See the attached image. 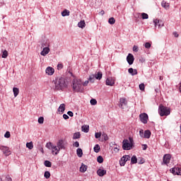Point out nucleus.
<instances>
[{"mask_svg":"<svg viewBox=\"0 0 181 181\" xmlns=\"http://www.w3.org/2000/svg\"><path fill=\"white\" fill-rule=\"evenodd\" d=\"M0 181H4V180H2V177H0Z\"/></svg>","mask_w":181,"mask_h":181,"instance_id":"nucleus-63","label":"nucleus"},{"mask_svg":"<svg viewBox=\"0 0 181 181\" xmlns=\"http://www.w3.org/2000/svg\"><path fill=\"white\" fill-rule=\"evenodd\" d=\"M103 78V72L98 71L95 72V74H92L89 76L88 81H90V83H94L95 80H101Z\"/></svg>","mask_w":181,"mask_h":181,"instance_id":"nucleus-5","label":"nucleus"},{"mask_svg":"<svg viewBox=\"0 0 181 181\" xmlns=\"http://www.w3.org/2000/svg\"><path fill=\"white\" fill-rule=\"evenodd\" d=\"M141 18L142 19H148L149 18V16L146 13H142Z\"/></svg>","mask_w":181,"mask_h":181,"instance_id":"nucleus-36","label":"nucleus"},{"mask_svg":"<svg viewBox=\"0 0 181 181\" xmlns=\"http://www.w3.org/2000/svg\"><path fill=\"white\" fill-rule=\"evenodd\" d=\"M139 135L141 138H144V136H145V133L144 132V131L142 129H141L139 131Z\"/></svg>","mask_w":181,"mask_h":181,"instance_id":"nucleus-43","label":"nucleus"},{"mask_svg":"<svg viewBox=\"0 0 181 181\" xmlns=\"http://www.w3.org/2000/svg\"><path fill=\"white\" fill-rule=\"evenodd\" d=\"M160 80H163V76H160Z\"/></svg>","mask_w":181,"mask_h":181,"instance_id":"nucleus-61","label":"nucleus"},{"mask_svg":"<svg viewBox=\"0 0 181 181\" xmlns=\"http://www.w3.org/2000/svg\"><path fill=\"white\" fill-rule=\"evenodd\" d=\"M43 122H45V118H43V117H40L38 119V123H39V124H43Z\"/></svg>","mask_w":181,"mask_h":181,"instance_id":"nucleus-41","label":"nucleus"},{"mask_svg":"<svg viewBox=\"0 0 181 181\" xmlns=\"http://www.w3.org/2000/svg\"><path fill=\"white\" fill-rule=\"evenodd\" d=\"M41 152H43V150H41Z\"/></svg>","mask_w":181,"mask_h":181,"instance_id":"nucleus-64","label":"nucleus"},{"mask_svg":"<svg viewBox=\"0 0 181 181\" xmlns=\"http://www.w3.org/2000/svg\"><path fill=\"white\" fill-rule=\"evenodd\" d=\"M144 46H145L146 49H149L151 47V43L146 42Z\"/></svg>","mask_w":181,"mask_h":181,"instance_id":"nucleus-47","label":"nucleus"},{"mask_svg":"<svg viewBox=\"0 0 181 181\" xmlns=\"http://www.w3.org/2000/svg\"><path fill=\"white\" fill-rule=\"evenodd\" d=\"M73 89L74 91H83V83L81 80L74 79Z\"/></svg>","mask_w":181,"mask_h":181,"instance_id":"nucleus-3","label":"nucleus"},{"mask_svg":"<svg viewBox=\"0 0 181 181\" xmlns=\"http://www.w3.org/2000/svg\"><path fill=\"white\" fill-rule=\"evenodd\" d=\"M140 121L143 122V124H148V114L146 113H141L139 115Z\"/></svg>","mask_w":181,"mask_h":181,"instance_id":"nucleus-10","label":"nucleus"},{"mask_svg":"<svg viewBox=\"0 0 181 181\" xmlns=\"http://www.w3.org/2000/svg\"><path fill=\"white\" fill-rule=\"evenodd\" d=\"M57 69L58 70L63 69V65L62 64H58Z\"/></svg>","mask_w":181,"mask_h":181,"instance_id":"nucleus-52","label":"nucleus"},{"mask_svg":"<svg viewBox=\"0 0 181 181\" xmlns=\"http://www.w3.org/2000/svg\"><path fill=\"white\" fill-rule=\"evenodd\" d=\"M179 90H180V93H181V83H180V88H179Z\"/></svg>","mask_w":181,"mask_h":181,"instance_id":"nucleus-60","label":"nucleus"},{"mask_svg":"<svg viewBox=\"0 0 181 181\" xmlns=\"http://www.w3.org/2000/svg\"><path fill=\"white\" fill-rule=\"evenodd\" d=\"M174 36L175 37H179V34H177V33H174Z\"/></svg>","mask_w":181,"mask_h":181,"instance_id":"nucleus-59","label":"nucleus"},{"mask_svg":"<svg viewBox=\"0 0 181 181\" xmlns=\"http://www.w3.org/2000/svg\"><path fill=\"white\" fill-rule=\"evenodd\" d=\"M153 23L155 25V28H156V26H158V29H160V28H163V26L165 25V23H163V21L159 19L153 20Z\"/></svg>","mask_w":181,"mask_h":181,"instance_id":"nucleus-12","label":"nucleus"},{"mask_svg":"<svg viewBox=\"0 0 181 181\" xmlns=\"http://www.w3.org/2000/svg\"><path fill=\"white\" fill-rule=\"evenodd\" d=\"M142 149H143V151H146V149H148V145L143 144L142 145Z\"/></svg>","mask_w":181,"mask_h":181,"instance_id":"nucleus-50","label":"nucleus"},{"mask_svg":"<svg viewBox=\"0 0 181 181\" xmlns=\"http://www.w3.org/2000/svg\"><path fill=\"white\" fill-rule=\"evenodd\" d=\"M170 159H172L170 154L164 155L162 165H169V163H170Z\"/></svg>","mask_w":181,"mask_h":181,"instance_id":"nucleus-9","label":"nucleus"},{"mask_svg":"<svg viewBox=\"0 0 181 181\" xmlns=\"http://www.w3.org/2000/svg\"><path fill=\"white\" fill-rule=\"evenodd\" d=\"M62 16H70V11L65 9L62 12Z\"/></svg>","mask_w":181,"mask_h":181,"instance_id":"nucleus-26","label":"nucleus"},{"mask_svg":"<svg viewBox=\"0 0 181 181\" xmlns=\"http://www.w3.org/2000/svg\"><path fill=\"white\" fill-rule=\"evenodd\" d=\"M158 114L160 117H168V115H170V108L163 105H160L158 107Z\"/></svg>","mask_w":181,"mask_h":181,"instance_id":"nucleus-2","label":"nucleus"},{"mask_svg":"<svg viewBox=\"0 0 181 181\" xmlns=\"http://www.w3.org/2000/svg\"><path fill=\"white\" fill-rule=\"evenodd\" d=\"M64 110H66V105L61 104L60 106L59 107L58 111H59L62 113L64 112Z\"/></svg>","mask_w":181,"mask_h":181,"instance_id":"nucleus-21","label":"nucleus"},{"mask_svg":"<svg viewBox=\"0 0 181 181\" xmlns=\"http://www.w3.org/2000/svg\"><path fill=\"white\" fill-rule=\"evenodd\" d=\"M95 137L96 139H98V138H101V133H95Z\"/></svg>","mask_w":181,"mask_h":181,"instance_id":"nucleus-48","label":"nucleus"},{"mask_svg":"<svg viewBox=\"0 0 181 181\" xmlns=\"http://www.w3.org/2000/svg\"><path fill=\"white\" fill-rule=\"evenodd\" d=\"M128 71H129V74H132V76H136V74H138V71L136 69H134L132 68L129 69Z\"/></svg>","mask_w":181,"mask_h":181,"instance_id":"nucleus-20","label":"nucleus"},{"mask_svg":"<svg viewBox=\"0 0 181 181\" xmlns=\"http://www.w3.org/2000/svg\"><path fill=\"white\" fill-rule=\"evenodd\" d=\"M173 175H177L181 176V169L179 168H174L170 170Z\"/></svg>","mask_w":181,"mask_h":181,"instance_id":"nucleus-14","label":"nucleus"},{"mask_svg":"<svg viewBox=\"0 0 181 181\" xmlns=\"http://www.w3.org/2000/svg\"><path fill=\"white\" fill-rule=\"evenodd\" d=\"M131 159V156H124L121 158V160H119L120 166H125V163L128 162Z\"/></svg>","mask_w":181,"mask_h":181,"instance_id":"nucleus-11","label":"nucleus"},{"mask_svg":"<svg viewBox=\"0 0 181 181\" xmlns=\"http://www.w3.org/2000/svg\"><path fill=\"white\" fill-rule=\"evenodd\" d=\"M78 28H81V29H84V28H86V21H81L78 23Z\"/></svg>","mask_w":181,"mask_h":181,"instance_id":"nucleus-23","label":"nucleus"},{"mask_svg":"<svg viewBox=\"0 0 181 181\" xmlns=\"http://www.w3.org/2000/svg\"><path fill=\"white\" fill-rule=\"evenodd\" d=\"M73 145L75 148H78V146H80V143H78V141H76Z\"/></svg>","mask_w":181,"mask_h":181,"instance_id":"nucleus-49","label":"nucleus"},{"mask_svg":"<svg viewBox=\"0 0 181 181\" xmlns=\"http://www.w3.org/2000/svg\"><path fill=\"white\" fill-rule=\"evenodd\" d=\"M5 138H11V132H6L4 134Z\"/></svg>","mask_w":181,"mask_h":181,"instance_id":"nucleus-44","label":"nucleus"},{"mask_svg":"<svg viewBox=\"0 0 181 181\" xmlns=\"http://www.w3.org/2000/svg\"><path fill=\"white\" fill-rule=\"evenodd\" d=\"M114 151L115 152H118L119 151V147H115Z\"/></svg>","mask_w":181,"mask_h":181,"instance_id":"nucleus-57","label":"nucleus"},{"mask_svg":"<svg viewBox=\"0 0 181 181\" xmlns=\"http://www.w3.org/2000/svg\"><path fill=\"white\" fill-rule=\"evenodd\" d=\"M97 175H98V176H100V177H103V176L107 175V170H103V169H101V168H99V169L97 170Z\"/></svg>","mask_w":181,"mask_h":181,"instance_id":"nucleus-19","label":"nucleus"},{"mask_svg":"<svg viewBox=\"0 0 181 181\" xmlns=\"http://www.w3.org/2000/svg\"><path fill=\"white\" fill-rule=\"evenodd\" d=\"M93 149H94V152H95L96 153H98V152H100L101 148L100 147V145L96 144V145L94 146Z\"/></svg>","mask_w":181,"mask_h":181,"instance_id":"nucleus-30","label":"nucleus"},{"mask_svg":"<svg viewBox=\"0 0 181 181\" xmlns=\"http://www.w3.org/2000/svg\"><path fill=\"white\" fill-rule=\"evenodd\" d=\"M144 138H146L147 139H149L151 138V131L146 130L144 132Z\"/></svg>","mask_w":181,"mask_h":181,"instance_id":"nucleus-25","label":"nucleus"},{"mask_svg":"<svg viewBox=\"0 0 181 181\" xmlns=\"http://www.w3.org/2000/svg\"><path fill=\"white\" fill-rule=\"evenodd\" d=\"M101 14H102V15H104V11H101Z\"/></svg>","mask_w":181,"mask_h":181,"instance_id":"nucleus-62","label":"nucleus"},{"mask_svg":"<svg viewBox=\"0 0 181 181\" xmlns=\"http://www.w3.org/2000/svg\"><path fill=\"white\" fill-rule=\"evenodd\" d=\"M0 151H1L5 156H9L12 153L9 147L0 145Z\"/></svg>","mask_w":181,"mask_h":181,"instance_id":"nucleus-8","label":"nucleus"},{"mask_svg":"<svg viewBox=\"0 0 181 181\" xmlns=\"http://www.w3.org/2000/svg\"><path fill=\"white\" fill-rule=\"evenodd\" d=\"M129 139L130 141V143L128 140L123 141L122 148H123L124 151H129L131 149V148H132L134 140L131 137H129Z\"/></svg>","mask_w":181,"mask_h":181,"instance_id":"nucleus-6","label":"nucleus"},{"mask_svg":"<svg viewBox=\"0 0 181 181\" xmlns=\"http://www.w3.org/2000/svg\"><path fill=\"white\" fill-rule=\"evenodd\" d=\"M76 153L78 158H81V156H83V149L77 148Z\"/></svg>","mask_w":181,"mask_h":181,"instance_id":"nucleus-28","label":"nucleus"},{"mask_svg":"<svg viewBox=\"0 0 181 181\" xmlns=\"http://www.w3.org/2000/svg\"><path fill=\"white\" fill-rule=\"evenodd\" d=\"M44 165L46 166V168H52V162L49 160H45Z\"/></svg>","mask_w":181,"mask_h":181,"instance_id":"nucleus-32","label":"nucleus"},{"mask_svg":"<svg viewBox=\"0 0 181 181\" xmlns=\"http://www.w3.org/2000/svg\"><path fill=\"white\" fill-rule=\"evenodd\" d=\"M1 57H2L3 59H6V58L8 57V51L4 50V51L3 52V54H2V55H1Z\"/></svg>","mask_w":181,"mask_h":181,"instance_id":"nucleus-35","label":"nucleus"},{"mask_svg":"<svg viewBox=\"0 0 181 181\" xmlns=\"http://www.w3.org/2000/svg\"><path fill=\"white\" fill-rule=\"evenodd\" d=\"M97 160L98 163H103V162H104V158H103V156H99L97 158Z\"/></svg>","mask_w":181,"mask_h":181,"instance_id":"nucleus-38","label":"nucleus"},{"mask_svg":"<svg viewBox=\"0 0 181 181\" xmlns=\"http://www.w3.org/2000/svg\"><path fill=\"white\" fill-rule=\"evenodd\" d=\"M138 162V158L135 156H133L131 158V163L134 165Z\"/></svg>","mask_w":181,"mask_h":181,"instance_id":"nucleus-31","label":"nucleus"},{"mask_svg":"<svg viewBox=\"0 0 181 181\" xmlns=\"http://www.w3.org/2000/svg\"><path fill=\"white\" fill-rule=\"evenodd\" d=\"M108 22L110 25H114V23H115V18H114V17H112L109 18Z\"/></svg>","mask_w":181,"mask_h":181,"instance_id":"nucleus-37","label":"nucleus"},{"mask_svg":"<svg viewBox=\"0 0 181 181\" xmlns=\"http://www.w3.org/2000/svg\"><path fill=\"white\" fill-rule=\"evenodd\" d=\"M134 60L135 59L134 58V55L132 54H129L127 57V61L130 66L131 64H134Z\"/></svg>","mask_w":181,"mask_h":181,"instance_id":"nucleus-13","label":"nucleus"},{"mask_svg":"<svg viewBox=\"0 0 181 181\" xmlns=\"http://www.w3.org/2000/svg\"><path fill=\"white\" fill-rule=\"evenodd\" d=\"M41 47H49V45L46 44V43H42V45H41Z\"/></svg>","mask_w":181,"mask_h":181,"instance_id":"nucleus-53","label":"nucleus"},{"mask_svg":"<svg viewBox=\"0 0 181 181\" xmlns=\"http://www.w3.org/2000/svg\"><path fill=\"white\" fill-rule=\"evenodd\" d=\"M103 138H104L105 141H108V136L107 135V134L103 133V134L102 135Z\"/></svg>","mask_w":181,"mask_h":181,"instance_id":"nucleus-46","label":"nucleus"},{"mask_svg":"<svg viewBox=\"0 0 181 181\" xmlns=\"http://www.w3.org/2000/svg\"><path fill=\"white\" fill-rule=\"evenodd\" d=\"M50 52V48L49 47H45L42 49V52H40L41 56H46L47 54H49Z\"/></svg>","mask_w":181,"mask_h":181,"instance_id":"nucleus-16","label":"nucleus"},{"mask_svg":"<svg viewBox=\"0 0 181 181\" xmlns=\"http://www.w3.org/2000/svg\"><path fill=\"white\" fill-rule=\"evenodd\" d=\"M139 165H142V163H145V160L144 158H141V160L139 162Z\"/></svg>","mask_w":181,"mask_h":181,"instance_id":"nucleus-54","label":"nucleus"},{"mask_svg":"<svg viewBox=\"0 0 181 181\" xmlns=\"http://www.w3.org/2000/svg\"><path fill=\"white\" fill-rule=\"evenodd\" d=\"M139 88H140V90H141V91H144V90H145V84L141 83V84L139 85Z\"/></svg>","mask_w":181,"mask_h":181,"instance_id":"nucleus-42","label":"nucleus"},{"mask_svg":"<svg viewBox=\"0 0 181 181\" xmlns=\"http://www.w3.org/2000/svg\"><path fill=\"white\" fill-rule=\"evenodd\" d=\"M13 94H14V97H18V95H19V88H13Z\"/></svg>","mask_w":181,"mask_h":181,"instance_id":"nucleus-27","label":"nucleus"},{"mask_svg":"<svg viewBox=\"0 0 181 181\" xmlns=\"http://www.w3.org/2000/svg\"><path fill=\"white\" fill-rule=\"evenodd\" d=\"M119 107L122 110H125L128 107V101H127V98H121L119 99Z\"/></svg>","mask_w":181,"mask_h":181,"instance_id":"nucleus-7","label":"nucleus"},{"mask_svg":"<svg viewBox=\"0 0 181 181\" xmlns=\"http://www.w3.org/2000/svg\"><path fill=\"white\" fill-rule=\"evenodd\" d=\"M88 81H86L84 83H83V86H88Z\"/></svg>","mask_w":181,"mask_h":181,"instance_id":"nucleus-58","label":"nucleus"},{"mask_svg":"<svg viewBox=\"0 0 181 181\" xmlns=\"http://www.w3.org/2000/svg\"><path fill=\"white\" fill-rule=\"evenodd\" d=\"M54 90H64L67 88V83H66V79L63 77H58L52 81Z\"/></svg>","mask_w":181,"mask_h":181,"instance_id":"nucleus-1","label":"nucleus"},{"mask_svg":"<svg viewBox=\"0 0 181 181\" xmlns=\"http://www.w3.org/2000/svg\"><path fill=\"white\" fill-rule=\"evenodd\" d=\"M57 146L59 150L66 149V147L64 146V141L63 140H59L57 143Z\"/></svg>","mask_w":181,"mask_h":181,"instance_id":"nucleus-17","label":"nucleus"},{"mask_svg":"<svg viewBox=\"0 0 181 181\" xmlns=\"http://www.w3.org/2000/svg\"><path fill=\"white\" fill-rule=\"evenodd\" d=\"M81 128L83 132H88L90 129V127L88 125H83Z\"/></svg>","mask_w":181,"mask_h":181,"instance_id":"nucleus-29","label":"nucleus"},{"mask_svg":"<svg viewBox=\"0 0 181 181\" xmlns=\"http://www.w3.org/2000/svg\"><path fill=\"white\" fill-rule=\"evenodd\" d=\"M115 84V80L112 79V78H107L106 79V86H110V87H112Z\"/></svg>","mask_w":181,"mask_h":181,"instance_id":"nucleus-18","label":"nucleus"},{"mask_svg":"<svg viewBox=\"0 0 181 181\" xmlns=\"http://www.w3.org/2000/svg\"><path fill=\"white\" fill-rule=\"evenodd\" d=\"M87 168H88L87 165L82 163L80 168V172H81L82 173H84L87 170Z\"/></svg>","mask_w":181,"mask_h":181,"instance_id":"nucleus-24","label":"nucleus"},{"mask_svg":"<svg viewBox=\"0 0 181 181\" xmlns=\"http://www.w3.org/2000/svg\"><path fill=\"white\" fill-rule=\"evenodd\" d=\"M5 181H12V178L8 175H6Z\"/></svg>","mask_w":181,"mask_h":181,"instance_id":"nucleus-45","label":"nucleus"},{"mask_svg":"<svg viewBox=\"0 0 181 181\" xmlns=\"http://www.w3.org/2000/svg\"><path fill=\"white\" fill-rule=\"evenodd\" d=\"M26 146L27 148H28V149H33V142L30 141L29 143H27Z\"/></svg>","mask_w":181,"mask_h":181,"instance_id":"nucleus-33","label":"nucleus"},{"mask_svg":"<svg viewBox=\"0 0 181 181\" xmlns=\"http://www.w3.org/2000/svg\"><path fill=\"white\" fill-rule=\"evenodd\" d=\"M46 74L48 76H53L54 74V69L51 66H48L45 70Z\"/></svg>","mask_w":181,"mask_h":181,"instance_id":"nucleus-15","label":"nucleus"},{"mask_svg":"<svg viewBox=\"0 0 181 181\" xmlns=\"http://www.w3.org/2000/svg\"><path fill=\"white\" fill-rule=\"evenodd\" d=\"M46 148H47V149H50L51 151H52V153L55 156L58 155L59 152H60V148H59L57 146H54L52 142L47 143Z\"/></svg>","mask_w":181,"mask_h":181,"instance_id":"nucleus-4","label":"nucleus"},{"mask_svg":"<svg viewBox=\"0 0 181 181\" xmlns=\"http://www.w3.org/2000/svg\"><path fill=\"white\" fill-rule=\"evenodd\" d=\"M138 50H139L138 46L134 45L133 47V52H138Z\"/></svg>","mask_w":181,"mask_h":181,"instance_id":"nucleus-51","label":"nucleus"},{"mask_svg":"<svg viewBox=\"0 0 181 181\" xmlns=\"http://www.w3.org/2000/svg\"><path fill=\"white\" fill-rule=\"evenodd\" d=\"M44 176H45V179H49L50 177V172L45 171Z\"/></svg>","mask_w":181,"mask_h":181,"instance_id":"nucleus-39","label":"nucleus"},{"mask_svg":"<svg viewBox=\"0 0 181 181\" xmlns=\"http://www.w3.org/2000/svg\"><path fill=\"white\" fill-rule=\"evenodd\" d=\"M67 114H68V115H69V117H73V115H74L73 112H71V111H69L67 112Z\"/></svg>","mask_w":181,"mask_h":181,"instance_id":"nucleus-55","label":"nucleus"},{"mask_svg":"<svg viewBox=\"0 0 181 181\" xmlns=\"http://www.w3.org/2000/svg\"><path fill=\"white\" fill-rule=\"evenodd\" d=\"M90 104H91V105H97V100L91 99L90 100Z\"/></svg>","mask_w":181,"mask_h":181,"instance_id":"nucleus-40","label":"nucleus"},{"mask_svg":"<svg viewBox=\"0 0 181 181\" xmlns=\"http://www.w3.org/2000/svg\"><path fill=\"white\" fill-rule=\"evenodd\" d=\"M63 118H64V119H69V115L64 114V115H63Z\"/></svg>","mask_w":181,"mask_h":181,"instance_id":"nucleus-56","label":"nucleus"},{"mask_svg":"<svg viewBox=\"0 0 181 181\" xmlns=\"http://www.w3.org/2000/svg\"><path fill=\"white\" fill-rule=\"evenodd\" d=\"M161 6L165 9H169L170 4H169V3H168V2L165 1H163L162 3H161Z\"/></svg>","mask_w":181,"mask_h":181,"instance_id":"nucleus-22","label":"nucleus"},{"mask_svg":"<svg viewBox=\"0 0 181 181\" xmlns=\"http://www.w3.org/2000/svg\"><path fill=\"white\" fill-rule=\"evenodd\" d=\"M81 134L79 132H76L74 134L73 139H79Z\"/></svg>","mask_w":181,"mask_h":181,"instance_id":"nucleus-34","label":"nucleus"}]
</instances>
